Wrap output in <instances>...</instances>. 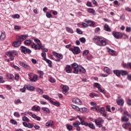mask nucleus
<instances>
[{
  "label": "nucleus",
  "mask_w": 131,
  "mask_h": 131,
  "mask_svg": "<svg viewBox=\"0 0 131 131\" xmlns=\"http://www.w3.org/2000/svg\"><path fill=\"white\" fill-rule=\"evenodd\" d=\"M17 52L16 50H13L12 51H9L6 53L7 56L10 57L11 61H13L14 60V57L17 55Z\"/></svg>",
  "instance_id": "5"
},
{
  "label": "nucleus",
  "mask_w": 131,
  "mask_h": 131,
  "mask_svg": "<svg viewBox=\"0 0 131 131\" xmlns=\"http://www.w3.org/2000/svg\"><path fill=\"white\" fill-rule=\"evenodd\" d=\"M122 120L123 121H128V118L127 117H126V116H124L122 118Z\"/></svg>",
  "instance_id": "61"
},
{
  "label": "nucleus",
  "mask_w": 131,
  "mask_h": 131,
  "mask_svg": "<svg viewBox=\"0 0 131 131\" xmlns=\"http://www.w3.org/2000/svg\"><path fill=\"white\" fill-rule=\"evenodd\" d=\"M32 117L34 118V119H36V120H37L38 121H40V120L41 119V118H40V117H38L35 114L32 115Z\"/></svg>",
  "instance_id": "28"
},
{
  "label": "nucleus",
  "mask_w": 131,
  "mask_h": 131,
  "mask_svg": "<svg viewBox=\"0 0 131 131\" xmlns=\"http://www.w3.org/2000/svg\"><path fill=\"white\" fill-rule=\"evenodd\" d=\"M69 51L72 52L74 55H78L80 53V49L78 47H75L73 48H70Z\"/></svg>",
  "instance_id": "6"
},
{
  "label": "nucleus",
  "mask_w": 131,
  "mask_h": 131,
  "mask_svg": "<svg viewBox=\"0 0 131 131\" xmlns=\"http://www.w3.org/2000/svg\"><path fill=\"white\" fill-rule=\"evenodd\" d=\"M114 74H115L117 77H120L121 76V70H115L113 71Z\"/></svg>",
  "instance_id": "15"
},
{
  "label": "nucleus",
  "mask_w": 131,
  "mask_h": 131,
  "mask_svg": "<svg viewBox=\"0 0 131 131\" xmlns=\"http://www.w3.org/2000/svg\"><path fill=\"white\" fill-rule=\"evenodd\" d=\"M66 126L67 129L69 131L72 130V129L73 128V126L69 124H67L66 125Z\"/></svg>",
  "instance_id": "34"
},
{
  "label": "nucleus",
  "mask_w": 131,
  "mask_h": 131,
  "mask_svg": "<svg viewBox=\"0 0 131 131\" xmlns=\"http://www.w3.org/2000/svg\"><path fill=\"white\" fill-rule=\"evenodd\" d=\"M52 54L53 56H55V57L57 58L56 59L54 60L56 62H60V61H61V60L63 59V56L61 54L58 53L56 51H53L52 52Z\"/></svg>",
  "instance_id": "4"
},
{
  "label": "nucleus",
  "mask_w": 131,
  "mask_h": 131,
  "mask_svg": "<svg viewBox=\"0 0 131 131\" xmlns=\"http://www.w3.org/2000/svg\"><path fill=\"white\" fill-rule=\"evenodd\" d=\"M26 89H27V86H26V85H25L23 88L20 89V92H21V93H25Z\"/></svg>",
  "instance_id": "47"
},
{
  "label": "nucleus",
  "mask_w": 131,
  "mask_h": 131,
  "mask_svg": "<svg viewBox=\"0 0 131 131\" xmlns=\"http://www.w3.org/2000/svg\"><path fill=\"white\" fill-rule=\"evenodd\" d=\"M52 100L53 99H52V98H50V99L49 100L50 103L52 104V105H54V106H56V107H59V106H60V102H59V101L54 102Z\"/></svg>",
  "instance_id": "18"
},
{
  "label": "nucleus",
  "mask_w": 131,
  "mask_h": 131,
  "mask_svg": "<svg viewBox=\"0 0 131 131\" xmlns=\"http://www.w3.org/2000/svg\"><path fill=\"white\" fill-rule=\"evenodd\" d=\"M94 41H96V44L99 47H105L107 46V39L104 37H101L100 36H95L93 38Z\"/></svg>",
  "instance_id": "2"
},
{
  "label": "nucleus",
  "mask_w": 131,
  "mask_h": 131,
  "mask_svg": "<svg viewBox=\"0 0 131 131\" xmlns=\"http://www.w3.org/2000/svg\"><path fill=\"white\" fill-rule=\"evenodd\" d=\"M89 53H90V51H89V50L84 51L83 53V56H86V55L89 54Z\"/></svg>",
  "instance_id": "57"
},
{
  "label": "nucleus",
  "mask_w": 131,
  "mask_h": 131,
  "mask_svg": "<svg viewBox=\"0 0 131 131\" xmlns=\"http://www.w3.org/2000/svg\"><path fill=\"white\" fill-rule=\"evenodd\" d=\"M66 30H67L68 32H69V33H73L74 32L73 30H72V29H71L69 27H66Z\"/></svg>",
  "instance_id": "44"
},
{
  "label": "nucleus",
  "mask_w": 131,
  "mask_h": 131,
  "mask_svg": "<svg viewBox=\"0 0 131 131\" xmlns=\"http://www.w3.org/2000/svg\"><path fill=\"white\" fill-rule=\"evenodd\" d=\"M108 52L109 54H111V55H112V56H116V54H115V51L114 50L109 49L108 50Z\"/></svg>",
  "instance_id": "31"
},
{
  "label": "nucleus",
  "mask_w": 131,
  "mask_h": 131,
  "mask_svg": "<svg viewBox=\"0 0 131 131\" xmlns=\"http://www.w3.org/2000/svg\"><path fill=\"white\" fill-rule=\"evenodd\" d=\"M94 109H95L97 111V112H98V113H100L101 108H100V107H99V106L96 105L95 107H91V110H94Z\"/></svg>",
  "instance_id": "30"
},
{
  "label": "nucleus",
  "mask_w": 131,
  "mask_h": 131,
  "mask_svg": "<svg viewBox=\"0 0 131 131\" xmlns=\"http://www.w3.org/2000/svg\"><path fill=\"white\" fill-rule=\"evenodd\" d=\"M94 86L95 88H97L100 93H102V94H106V91H105L104 90H102V88H101V85L99 83H94Z\"/></svg>",
  "instance_id": "9"
},
{
  "label": "nucleus",
  "mask_w": 131,
  "mask_h": 131,
  "mask_svg": "<svg viewBox=\"0 0 131 131\" xmlns=\"http://www.w3.org/2000/svg\"><path fill=\"white\" fill-rule=\"evenodd\" d=\"M11 67H13V68H14V69H16V70H18V71H20V70H21L20 68L13 63H11Z\"/></svg>",
  "instance_id": "35"
},
{
  "label": "nucleus",
  "mask_w": 131,
  "mask_h": 131,
  "mask_svg": "<svg viewBox=\"0 0 131 131\" xmlns=\"http://www.w3.org/2000/svg\"><path fill=\"white\" fill-rule=\"evenodd\" d=\"M117 103L119 106H122L123 104H124V100L123 99H119L117 100Z\"/></svg>",
  "instance_id": "22"
},
{
  "label": "nucleus",
  "mask_w": 131,
  "mask_h": 131,
  "mask_svg": "<svg viewBox=\"0 0 131 131\" xmlns=\"http://www.w3.org/2000/svg\"><path fill=\"white\" fill-rule=\"evenodd\" d=\"M79 40H80V41H81V42H83V43H84L86 41L85 38H84V37L80 38Z\"/></svg>",
  "instance_id": "56"
},
{
  "label": "nucleus",
  "mask_w": 131,
  "mask_h": 131,
  "mask_svg": "<svg viewBox=\"0 0 131 131\" xmlns=\"http://www.w3.org/2000/svg\"><path fill=\"white\" fill-rule=\"evenodd\" d=\"M85 119V117H82V118H80V124H81V125H84L85 126H86L88 122H84Z\"/></svg>",
  "instance_id": "19"
},
{
  "label": "nucleus",
  "mask_w": 131,
  "mask_h": 131,
  "mask_svg": "<svg viewBox=\"0 0 131 131\" xmlns=\"http://www.w3.org/2000/svg\"><path fill=\"white\" fill-rule=\"evenodd\" d=\"M53 125L54 121H53V120H50L46 124V126H47L48 127H50V126L52 127V126H53Z\"/></svg>",
  "instance_id": "21"
},
{
  "label": "nucleus",
  "mask_w": 131,
  "mask_h": 131,
  "mask_svg": "<svg viewBox=\"0 0 131 131\" xmlns=\"http://www.w3.org/2000/svg\"><path fill=\"white\" fill-rule=\"evenodd\" d=\"M14 103L16 104V105H18V104H22V102L20 99H17V101H15Z\"/></svg>",
  "instance_id": "55"
},
{
  "label": "nucleus",
  "mask_w": 131,
  "mask_h": 131,
  "mask_svg": "<svg viewBox=\"0 0 131 131\" xmlns=\"http://www.w3.org/2000/svg\"><path fill=\"white\" fill-rule=\"evenodd\" d=\"M42 98H43V99H45L46 100H48V101H49V102H50V100L51 99V98H50V96L47 95H43Z\"/></svg>",
  "instance_id": "46"
},
{
  "label": "nucleus",
  "mask_w": 131,
  "mask_h": 131,
  "mask_svg": "<svg viewBox=\"0 0 131 131\" xmlns=\"http://www.w3.org/2000/svg\"><path fill=\"white\" fill-rule=\"evenodd\" d=\"M62 91V93L64 94V95H67V92L69 91V87L67 86V85H63Z\"/></svg>",
  "instance_id": "17"
},
{
  "label": "nucleus",
  "mask_w": 131,
  "mask_h": 131,
  "mask_svg": "<svg viewBox=\"0 0 131 131\" xmlns=\"http://www.w3.org/2000/svg\"><path fill=\"white\" fill-rule=\"evenodd\" d=\"M100 30H101V29H100V28H99V27L96 28L95 29V33H98V32L99 31H100Z\"/></svg>",
  "instance_id": "64"
},
{
  "label": "nucleus",
  "mask_w": 131,
  "mask_h": 131,
  "mask_svg": "<svg viewBox=\"0 0 131 131\" xmlns=\"http://www.w3.org/2000/svg\"><path fill=\"white\" fill-rule=\"evenodd\" d=\"M99 113H101L103 117H107V113H106V111L105 110V107H101Z\"/></svg>",
  "instance_id": "13"
},
{
  "label": "nucleus",
  "mask_w": 131,
  "mask_h": 131,
  "mask_svg": "<svg viewBox=\"0 0 131 131\" xmlns=\"http://www.w3.org/2000/svg\"><path fill=\"white\" fill-rule=\"evenodd\" d=\"M21 42L20 40H18V37H16V40L14 41L12 43L13 47H14V48H18V47H20L21 46Z\"/></svg>",
  "instance_id": "11"
},
{
  "label": "nucleus",
  "mask_w": 131,
  "mask_h": 131,
  "mask_svg": "<svg viewBox=\"0 0 131 131\" xmlns=\"http://www.w3.org/2000/svg\"><path fill=\"white\" fill-rule=\"evenodd\" d=\"M42 110L44 111L45 113H50V110L48 107H42Z\"/></svg>",
  "instance_id": "40"
},
{
  "label": "nucleus",
  "mask_w": 131,
  "mask_h": 131,
  "mask_svg": "<svg viewBox=\"0 0 131 131\" xmlns=\"http://www.w3.org/2000/svg\"><path fill=\"white\" fill-rule=\"evenodd\" d=\"M104 72H106V73H108V74H110L111 73V70L108 67H105L104 68Z\"/></svg>",
  "instance_id": "36"
},
{
  "label": "nucleus",
  "mask_w": 131,
  "mask_h": 131,
  "mask_svg": "<svg viewBox=\"0 0 131 131\" xmlns=\"http://www.w3.org/2000/svg\"><path fill=\"white\" fill-rule=\"evenodd\" d=\"M41 56L42 57V60H45V59H47L46 57H47V53L45 52H42L41 53Z\"/></svg>",
  "instance_id": "48"
},
{
  "label": "nucleus",
  "mask_w": 131,
  "mask_h": 131,
  "mask_svg": "<svg viewBox=\"0 0 131 131\" xmlns=\"http://www.w3.org/2000/svg\"><path fill=\"white\" fill-rule=\"evenodd\" d=\"M44 61H46L49 64L48 66L52 68L53 67V62L50 59H48L47 58H44Z\"/></svg>",
  "instance_id": "24"
},
{
  "label": "nucleus",
  "mask_w": 131,
  "mask_h": 131,
  "mask_svg": "<svg viewBox=\"0 0 131 131\" xmlns=\"http://www.w3.org/2000/svg\"><path fill=\"white\" fill-rule=\"evenodd\" d=\"M106 110L108 112H111V107H110V105H107L106 106Z\"/></svg>",
  "instance_id": "59"
},
{
  "label": "nucleus",
  "mask_w": 131,
  "mask_h": 131,
  "mask_svg": "<svg viewBox=\"0 0 131 131\" xmlns=\"http://www.w3.org/2000/svg\"><path fill=\"white\" fill-rule=\"evenodd\" d=\"M5 39H6V32L3 31L1 32V34L0 36V40H5Z\"/></svg>",
  "instance_id": "20"
},
{
  "label": "nucleus",
  "mask_w": 131,
  "mask_h": 131,
  "mask_svg": "<svg viewBox=\"0 0 131 131\" xmlns=\"http://www.w3.org/2000/svg\"><path fill=\"white\" fill-rule=\"evenodd\" d=\"M7 78H8V79L13 80V79H14V75H13V74H8L7 75Z\"/></svg>",
  "instance_id": "37"
},
{
  "label": "nucleus",
  "mask_w": 131,
  "mask_h": 131,
  "mask_svg": "<svg viewBox=\"0 0 131 131\" xmlns=\"http://www.w3.org/2000/svg\"><path fill=\"white\" fill-rule=\"evenodd\" d=\"M21 52L22 53H24V54H28L29 55H30V54H31V50H30V49H27L24 46H21Z\"/></svg>",
  "instance_id": "10"
},
{
  "label": "nucleus",
  "mask_w": 131,
  "mask_h": 131,
  "mask_svg": "<svg viewBox=\"0 0 131 131\" xmlns=\"http://www.w3.org/2000/svg\"><path fill=\"white\" fill-rule=\"evenodd\" d=\"M12 17H13L14 19H19V18H20V15L19 14H15L12 15Z\"/></svg>",
  "instance_id": "58"
},
{
  "label": "nucleus",
  "mask_w": 131,
  "mask_h": 131,
  "mask_svg": "<svg viewBox=\"0 0 131 131\" xmlns=\"http://www.w3.org/2000/svg\"><path fill=\"white\" fill-rule=\"evenodd\" d=\"M23 121H26V122H29V119L27 118L26 116H24L23 117Z\"/></svg>",
  "instance_id": "49"
},
{
  "label": "nucleus",
  "mask_w": 131,
  "mask_h": 131,
  "mask_svg": "<svg viewBox=\"0 0 131 131\" xmlns=\"http://www.w3.org/2000/svg\"><path fill=\"white\" fill-rule=\"evenodd\" d=\"M104 29L105 31H107L108 32H111V28L109 27V25L107 24H105L104 26Z\"/></svg>",
  "instance_id": "25"
},
{
  "label": "nucleus",
  "mask_w": 131,
  "mask_h": 131,
  "mask_svg": "<svg viewBox=\"0 0 131 131\" xmlns=\"http://www.w3.org/2000/svg\"><path fill=\"white\" fill-rule=\"evenodd\" d=\"M16 37L18 38V40H20L22 42V41L25 40V39L28 37V35H21L20 36H17Z\"/></svg>",
  "instance_id": "12"
},
{
  "label": "nucleus",
  "mask_w": 131,
  "mask_h": 131,
  "mask_svg": "<svg viewBox=\"0 0 131 131\" xmlns=\"http://www.w3.org/2000/svg\"><path fill=\"white\" fill-rule=\"evenodd\" d=\"M73 73L74 74H79V73H84L86 72L85 69L82 66H79L76 62L72 64L71 66L68 64L66 66L64 70L67 73Z\"/></svg>",
  "instance_id": "1"
},
{
  "label": "nucleus",
  "mask_w": 131,
  "mask_h": 131,
  "mask_svg": "<svg viewBox=\"0 0 131 131\" xmlns=\"http://www.w3.org/2000/svg\"><path fill=\"white\" fill-rule=\"evenodd\" d=\"M128 74V73H127V71L123 70H121V75L124 77V76H126Z\"/></svg>",
  "instance_id": "27"
},
{
  "label": "nucleus",
  "mask_w": 131,
  "mask_h": 131,
  "mask_svg": "<svg viewBox=\"0 0 131 131\" xmlns=\"http://www.w3.org/2000/svg\"><path fill=\"white\" fill-rule=\"evenodd\" d=\"M94 122L98 127H102L103 126L102 123L104 122V120L101 118H99L98 119H96Z\"/></svg>",
  "instance_id": "7"
},
{
  "label": "nucleus",
  "mask_w": 131,
  "mask_h": 131,
  "mask_svg": "<svg viewBox=\"0 0 131 131\" xmlns=\"http://www.w3.org/2000/svg\"><path fill=\"white\" fill-rule=\"evenodd\" d=\"M10 122L12 123V124H14V125H16L18 124V123L15 120L11 119L10 120Z\"/></svg>",
  "instance_id": "54"
},
{
  "label": "nucleus",
  "mask_w": 131,
  "mask_h": 131,
  "mask_svg": "<svg viewBox=\"0 0 131 131\" xmlns=\"http://www.w3.org/2000/svg\"><path fill=\"white\" fill-rule=\"evenodd\" d=\"M50 82H51V83H54V82H56V79H54V78L51 77L49 78V79Z\"/></svg>",
  "instance_id": "50"
},
{
  "label": "nucleus",
  "mask_w": 131,
  "mask_h": 131,
  "mask_svg": "<svg viewBox=\"0 0 131 131\" xmlns=\"http://www.w3.org/2000/svg\"><path fill=\"white\" fill-rule=\"evenodd\" d=\"M46 17H47V18H53V15L50 12H47L46 13Z\"/></svg>",
  "instance_id": "53"
},
{
  "label": "nucleus",
  "mask_w": 131,
  "mask_h": 131,
  "mask_svg": "<svg viewBox=\"0 0 131 131\" xmlns=\"http://www.w3.org/2000/svg\"><path fill=\"white\" fill-rule=\"evenodd\" d=\"M26 86L28 91H33L34 90V88L30 85H26Z\"/></svg>",
  "instance_id": "39"
},
{
  "label": "nucleus",
  "mask_w": 131,
  "mask_h": 131,
  "mask_svg": "<svg viewBox=\"0 0 131 131\" xmlns=\"http://www.w3.org/2000/svg\"><path fill=\"white\" fill-rule=\"evenodd\" d=\"M88 13H90V14H93V15H96V11L93 8H89L88 9Z\"/></svg>",
  "instance_id": "29"
},
{
  "label": "nucleus",
  "mask_w": 131,
  "mask_h": 131,
  "mask_svg": "<svg viewBox=\"0 0 131 131\" xmlns=\"http://www.w3.org/2000/svg\"><path fill=\"white\" fill-rule=\"evenodd\" d=\"M72 107L73 109H75V110H76V111H79L80 110V108L77 106L72 105Z\"/></svg>",
  "instance_id": "51"
},
{
  "label": "nucleus",
  "mask_w": 131,
  "mask_h": 131,
  "mask_svg": "<svg viewBox=\"0 0 131 131\" xmlns=\"http://www.w3.org/2000/svg\"><path fill=\"white\" fill-rule=\"evenodd\" d=\"M74 127H77L80 125V122L79 121H77L73 124Z\"/></svg>",
  "instance_id": "38"
},
{
  "label": "nucleus",
  "mask_w": 131,
  "mask_h": 131,
  "mask_svg": "<svg viewBox=\"0 0 131 131\" xmlns=\"http://www.w3.org/2000/svg\"><path fill=\"white\" fill-rule=\"evenodd\" d=\"M24 43L26 46H30V43H31V40H26L24 41Z\"/></svg>",
  "instance_id": "41"
},
{
  "label": "nucleus",
  "mask_w": 131,
  "mask_h": 131,
  "mask_svg": "<svg viewBox=\"0 0 131 131\" xmlns=\"http://www.w3.org/2000/svg\"><path fill=\"white\" fill-rule=\"evenodd\" d=\"M13 115L14 116L17 117V118H19V117H20V114H19V113L17 112H14Z\"/></svg>",
  "instance_id": "52"
},
{
  "label": "nucleus",
  "mask_w": 131,
  "mask_h": 131,
  "mask_svg": "<svg viewBox=\"0 0 131 131\" xmlns=\"http://www.w3.org/2000/svg\"><path fill=\"white\" fill-rule=\"evenodd\" d=\"M124 115L125 116H127L128 117H131V115L130 114H128V112H124Z\"/></svg>",
  "instance_id": "62"
},
{
  "label": "nucleus",
  "mask_w": 131,
  "mask_h": 131,
  "mask_svg": "<svg viewBox=\"0 0 131 131\" xmlns=\"http://www.w3.org/2000/svg\"><path fill=\"white\" fill-rule=\"evenodd\" d=\"M19 64L20 66H21L24 68H25V69L28 70L30 68V67H29V65H28L27 64H25V63H24L22 61H19Z\"/></svg>",
  "instance_id": "16"
},
{
  "label": "nucleus",
  "mask_w": 131,
  "mask_h": 131,
  "mask_svg": "<svg viewBox=\"0 0 131 131\" xmlns=\"http://www.w3.org/2000/svg\"><path fill=\"white\" fill-rule=\"evenodd\" d=\"M129 126H131L130 123H126L122 125V127H123V128H125V129H126V128H127V127H128Z\"/></svg>",
  "instance_id": "33"
},
{
  "label": "nucleus",
  "mask_w": 131,
  "mask_h": 131,
  "mask_svg": "<svg viewBox=\"0 0 131 131\" xmlns=\"http://www.w3.org/2000/svg\"><path fill=\"white\" fill-rule=\"evenodd\" d=\"M126 32H130V31H131L130 27H126Z\"/></svg>",
  "instance_id": "63"
},
{
  "label": "nucleus",
  "mask_w": 131,
  "mask_h": 131,
  "mask_svg": "<svg viewBox=\"0 0 131 131\" xmlns=\"http://www.w3.org/2000/svg\"><path fill=\"white\" fill-rule=\"evenodd\" d=\"M85 23H88V24H89V25H90V26H94L95 25H94V23L92 20H86Z\"/></svg>",
  "instance_id": "45"
},
{
  "label": "nucleus",
  "mask_w": 131,
  "mask_h": 131,
  "mask_svg": "<svg viewBox=\"0 0 131 131\" xmlns=\"http://www.w3.org/2000/svg\"><path fill=\"white\" fill-rule=\"evenodd\" d=\"M86 126H89L90 128H91V129H96V126L93 123H88L86 124Z\"/></svg>",
  "instance_id": "23"
},
{
  "label": "nucleus",
  "mask_w": 131,
  "mask_h": 131,
  "mask_svg": "<svg viewBox=\"0 0 131 131\" xmlns=\"http://www.w3.org/2000/svg\"><path fill=\"white\" fill-rule=\"evenodd\" d=\"M36 92H37L39 95H42V94H43V90L39 88L36 89Z\"/></svg>",
  "instance_id": "42"
},
{
  "label": "nucleus",
  "mask_w": 131,
  "mask_h": 131,
  "mask_svg": "<svg viewBox=\"0 0 131 131\" xmlns=\"http://www.w3.org/2000/svg\"><path fill=\"white\" fill-rule=\"evenodd\" d=\"M72 102L73 103H75V104H77V105H81L82 104L81 100L78 98H73Z\"/></svg>",
  "instance_id": "14"
},
{
  "label": "nucleus",
  "mask_w": 131,
  "mask_h": 131,
  "mask_svg": "<svg viewBox=\"0 0 131 131\" xmlns=\"http://www.w3.org/2000/svg\"><path fill=\"white\" fill-rule=\"evenodd\" d=\"M113 35L114 36L115 38H116L117 39H119L123 36L122 33L116 31L113 32Z\"/></svg>",
  "instance_id": "8"
},
{
  "label": "nucleus",
  "mask_w": 131,
  "mask_h": 131,
  "mask_svg": "<svg viewBox=\"0 0 131 131\" xmlns=\"http://www.w3.org/2000/svg\"><path fill=\"white\" fill-rule=\"evenodd\" d=\"M90 97H91V98H94V97H99V95L95 93H92L90 94Z\"/></svg>",
  "instance_id": "43"
},
{
  "label": "nucleus",
  "mask_w": 131,
  "mask_h": 131,
  "mask_svg": "<svg viewBox=\"0 0 131 131\" xmlns=\"http://www.w3.org/2000/svg\"><path fill=\"white\" fill-rule=\"evenodd\" d=\"M37 75H34L33 77V78H30V81L35 82V81H37Z\"/></svg>",
  "instance_id": "32"
},
{
  "label": "nucleus",
  "mask_w": 131,
  "mask_h": 131,
  "mask_svg": "<svg viewBox=\"0 0 131 131\" xmlns=\"http://www.w3.org/2000/svg\"><path fill=\"white\" fill-rule=\"evenodd\" d=\"M79 111L81 112V113H88V112H89V110L86 107H83L80 108Z\"/></svg>",
  "instance_id": "26"
},
{
  "label": "nucleus",
  "mask_w": 131,
  "mask_h": 131,
  "mask_svg": "<svg viewBox=\"0 0 131 131\" xmlns=\"http://www.w3.org/2000/svg\"><path fill=\"white\" fill-rule=\"evenodd\" d=\"M76 32L77 33H78V34H82V31H81V30H80V29L77 28L76 29Z\"/></svg>",
  "instance_id": "60"
},
{
  "label": "nucleus",
  "mask_w": 131,
  "mask_h": 131,
  "mask_svg": "<svg viewBox=\"0 0 131 131\" xmlns=\"http://www.w3.org/2000/svg\"><path fill=\"white\" fill-rule=\"evenodd\" d=\"M35 42H36L37 44H35V43H33V44L32 45V48L33 49H34L35 50H40L41 49H43V46H41V42H40V40L38 39H34Z\"/></svg>",
  "instance_id": "3"
}]
</instances>
